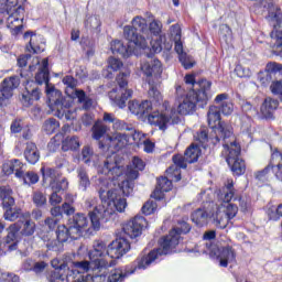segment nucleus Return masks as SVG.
<instances>
[{
  "instance_id": "13d9d810",
  "label": "nucleus",
  "mask_w": 282,
  "mask_h": 282,
  "mask_svg": "<svg viewBox=\"0 0 282 282\" xmlns=\"http://www.w3.org/2000/svg\"><path fill=\"white\" fill-rule=\"evenodd\" d=\"M143 215H153L158 210V203L153 200H148L141 208Z\"/></svg>"
},
{
  "instance_id": "69168bd1",
  "label": "nucleus",
  "mask_w": 282,
  "mask_h": 282,
  "mask_svg": "<svg viewBox=\"0 0 282 282\" xmlns=\"http://www.w3.org/2000/svg\"><path fill=\"white\" fill-rule=\"evenodd\" d=\"M11 133H21L23 131V119L17 118L11 122Z\"/></svg>"
},
{
  "instance_id": "b1692460",
  "label": "nucleus",
  "mask_w": 282,
  "mask_h": 282,
  "mask_svg": "<svg viewBox=\"0 0 282 282\" xmlns=\"http://www.w3.org/2000/svg\"><path fill=\"white\" fill-rule=\"evenodd\" d=\"M162 108L165 109V111H153L148 116V122L154 127H159L161 131H166L173 118L171 113H169V101L163 102Z\"/></svg>"
},
{
  "instance_id": "5fc2aeb1",
  "label": "nucleus",
  "mask_w": 282,
  "mask_h": 282,
  "mask_svg": "<svg viewBox=\"0 0 282 282\" xmlns=\"http://www.w3.org/2000/svg\"><path fill=\"white\" fill-rule=\"evenodd\" d=\"M241 109L243 113L248 116V118H252V116H257V113H259V110H257V107L252 106L250 101H243L241 105Z\"/></svg>"
},
{
  "instance_id": "7ed1b4c3",
  "label": "nucleus",
  "mask_w": 282,
  "mask_h": 282,
  "mask_svg": "<svg viewBox=\"0 0 282 282\" xmlns=\"http://www.w3.org/2000/svg\"><path fill=\"white\" fill-rule=\"evenodd\" d=\"M123 36L129 41L124 44L120 40H115L110 44L112 54H119L123 58H129L135 54V50H147L149 47V24L147 19L137 15L132 19L131 25L123 28Z\"/></svg>"
},
{
  "instance_id": "412c9836",
  "label": "nucleus",
  "mask_w": 282,
  "mask_h": 282,
  "mask_svg": "<svg viewBox=\"0 0 282 282\" xmlns=\"http://www.w3.org/2000/svg\"><path fill=\"white\" fill-rule=\"evenodd\" d=\"M63 84L66 86V94L70 98L78 99V102L82 105L83 109L87 111L94 107V99L87 97V94H85L84 90L76 89L78 82L73 76L66 75L63 78Z\"/></svg>"
},
{
  "instance_id": "9d476101",
  "label": "nucleus",
  "mask_w": 282,
  "mask_h": 282,
  "mask_svg": "<svg viewBox=\"0 0 282 282\" xmlns=\"http://www.w3.org/2000/svg\"><path fill=\"white\" fill-rule=\"evenodd\" d=\"M129 76H131V70H121L116 78L119 88H113L109 93L110 100L113 102V105L119 107V109H124V107H127V100L133 96V90L124 89V87L129 85Z\"/></svg>"
},
{
  "instance_id": "79ce46f5",
  "label": "nucleus",
  "mask_w": 282,
  "mask_h": 282,
  "mask_svg": "<svg viewBox=\"0 0 282 282\" xmlns=\"http://www.w3.org/2000/svg\"><path fill=\"white\" fill-rule=\"evenodd\" d=\"M279 108V100L267 97L262 104L260 111L264 118H272V112Z\"/></svg>"
},
{
  "instance_id": "e433bc0d",
  "label": "nucleus",
  "mask_w": 282,
  "mask_h": 282,
  "mask_svg": "<svg viewBox=\"0 0 282 282\" xmlns=\"http://www.w3.org/2000/svg\"><path fill=\"white\" fill-rule=\"evenodd\" d=\"M208 219L213 221V214H208L204 208H198L192 214V221L198 228H204L208 224Z\"/></svg>"
},
{
  "instance_id": "3c124183",
  "label": "nucleus",
  "mask_w": 282,
  "mask_h": 282,
  "mask_svg": "<svg viewBox=\"0 0 282 282\" xmlns=\"http://www.w3.org/2000/svg\"><path fill=\"white\" fill-rule=\"evenodd\" d=\"M61 127L58 120L54 118H50L43 123V131L47 133V135H52V133H56L57 129Z\"/></svg>"
},
{
  "instance_id": "5701e85b",
  "label": "nucleus",
  "mask_w": 282,
  "mask_h": 282,
  "mask_svg": "<svg viewBox=\"0 0 282 282\" xmlns=\"http://www.w3.org/2000/svg\"><path fill=\"white\" fill-rule=\"evenodd\" d=\"M129 250H131V243H129V240L122 237L117 238L108 245L107 257H109V259H106V261H116L117 264V259L124 257Z\"/></svg>"
},
{
  "instance_id": "c9c22d12",
  "label": "nucleus",
  "mask_w": 282,
  "mask_h": 282,
  "mask_svg": "<svg viewBox=\"0 0 282 282\" xmlns=\"http://www.w3.org/2000/svg\"><path fill=\"white\" fill-rule=\"evenodd\" d=\"M282 72V65L275 62H270L265 66V73H260L259 80L262 85H268L270 80H272V76L270 74H276Z\"/></svg>"
},
{
  "instance_id": "423d86ee",
  "label": "nucleus",
  "mask_w": 282,
  "mask_h": 282,
  "mask_svg": "<svg viewBox=\"0 0 282 282\" xmlns=\"http://www.w3.org/2000/svg\"><path fill=\"white\" fill-rule=\"evenodd\" d=\"M207 122L212 128L209 140L215 147H217V144H224L235 138L232 137V126L226 121H221V109H219V107H209Z\"/></svg>"
},
{
  "instance_id": "052dcab7",
  "label": "nucleus",
  "mask_w": 282,
  "mask_h": 282,
  "mask_svg": "<svg viewBox=\"0 0 282 282\" xmlns=\"http://www.w3.org/2000/svg\"><path fill=\"white\" fill-rule=\"evenodd\" d=\"M170 36L172 41H182V28L180 24H174L170 28Z\"/></svg>"
},
{
  "instance_id": "4c0bfd02",
  "label": "nucleus",
  "mask_w": 282,
  "mask_h": 282,
  "mask_svg": "<svg viewBox=\"0 0 282 282\" xmlns=\"http://www.w3.org/2000/svg\"><path fill=\"white\" fill-rule=\"evenodd\" d=\"M152 50L154 54H160V52H171L173 50V42L166 41V35H160L154 42H151Z\"/></svg>"
},
{
  "instance_id": "e2e57ef3",
  "label": "nucleus",
  "mask_w": 282,
  "mask_h": 282,
  "mask_svg": "<svg viewBox=\"0 0 282 282\" xmlns=\"http://www.w3.org/2000/svg\"><path fill=\"white\" fill-rule=\"evenodd\" d=\"M270 89L274 96H278V98L282 100V82L281 80L273 82L270 86Z\"/></svg>"
},
{
  "instance_id": "09e8293b",
  "label": "nucleus",
  "mask_w": 282,
  "mask_h": 282,
  "mask_svg": "<svg viewBox=\"0 0 282 282\" xmlns=\"http://www.w3.org/2000/svg\"><path fill=\"white\" fill-rule=\"evenodd\" d=\"M80 147V141L78 140V137H67L62 142V149L63 151H76Z\"/></svg>"
},
{
  "instance_id": "473e14b6",
  "label": "nucleus",
  "mask_w": 282,
  "mask_h": 282,
  "mask_svg": "<svg viewBox=\"0 0 282 282\" xmlns=\"http://www.w3.org/2000/svg\"><path fill=\"white\" fill-rule=\"evenodd\" d=\"M35 83L37 85L46 84V97H47V89L58 91V89H55L54 87H50V61L47 58H44L42 61V66L40 67L39 73L35 75Z\"/></svg>"
},
{
  "instance_id": "c85d7f7f",
  "label": "nucleus",
  "mask_w": 282,
  "mask_h": 282,
  "mask_svg": "<svg viewBox=\"0 0 282 282\" xmlns=\"http://www.w3.org/2000/svg\"><path fill=\"white\" fill-rule=\"evenodd\" d=\"M129 144V137L124 133H115L111 137L106 138V143L99 142V149H115L120 151Z\"/></svg>"
},
{
  "instance_id": "6e6552de",
  "label": "nucleus",
  "mask_w": 282,
  "mask_h": 282,
  "mask_svg": "<svg viewBox=\"0 0 282 282\" xmlns=\"http://www.w3.org/2000/svg\"><path fill=\"white\" fill-rule=\"evenodd\" d=\"M202 154V150L197 145H191L186 149L184 155L175 154L173 156L174 165L167 169V174L170 177H173L175 182H180L182 180V171L180 169H186L188 164H195L197 160H199V155Z\"/></svg>"
},
{
  "instance_id": "a19ab883",
  "label": "nucleus",
  "mask_w": 282,
  "mask_h": 282,
  "mask_svg": "<svg viewBox=\"0 0 282 282\" xmlns=\"http://www.w3.org/2000/svg\"><path fill=\"white\" fill-rule=\"evenodd\" d=\"M270 166L278 180H282V153L275 150L271 154Z\"/></svg>"
},
{
  "instance_id": "f704fd0d",
  "label": "nucleus",
  "mask_w": 282,
  "mask_h": 282,
  "mask_svg": "<svg viewBox=\"0 0 282 282\" xmlns=\"http://www.w3.org/2000/svg\"><path fill=\"white\" fill-rule=\"evenodd\" d=\"M109 246L102 240H96L93 245V249L88 252L90 260L96 261V259H105L107 257V250Z\"/></svg>"
},
{
  "instance_id": "c03bdc74",
  "label": "nucleus",
  "mask_w": 282,
  "mask_h": 282,
  "mask_svg": "<svg viewBox=\"0 0 282 282\" xmlns=\"http://www.w3.org/2000/svg\"><path fill=\"white\" fill-rule=\"evenodd\" d=\"M107 131H109V128L102 121H97L93 126V138L94 140H100V138H105L107 135Z\"/></svg>"
},
{
  "instance_id": "1a4fd4ad",
  "label": "nucleus",
  "mask_w": 282,
  "mask_h": 282,
  "mask_svg": "<svg viewBox=\"0 0 282 282\" xmlns=\"http://www.w3.org/2000/svg\"><path fill=\"white\" fill-rule=\"evenodd\" d=\"M264 8L269 9V14L267 17L268 21L273 25V31L271 32V47L279 52V56L282 57V12L281 9L276 8L274 10V2L270 1L264 4Z\"/></svg>"
},
{
  "instance_id": "f257e3e1",
  "label": "nucleus",
  "mask_w": 282,
  "mask_h": 282,
  "mask_svg": "<svg viewBox=\"0 0 282 282\" xmlns=\"http://www.w3.org/2000/svg\"><path fill=\"white\" fill-rule=\"evenodd\" d=\"M111 182H116V180L104 178L102 176H99L96 182L99 198L101 199L100 205H96V199H87L85 202V208L89 210V219L87 218V220L91 234L94 230H100L101 224L116 219V212L124 213L127 208V199L118 195V189L111 188Z\"/></svg>"
},
{
  "instance_id": "603ef678",
  "label": "nucleus",
  "mask_w": 282,
  "mask_h": 282,
  "mask_svg": "<svg viewBox=\"0 0 282 282\" xmlns=\"http://www.w3.org/2000/svg\"><path fill=\"white\" fill-rule=\"evenodd\" d=\"M120 67H122V62L116 57H110L108 59V74H105L104 72V76L106 78H112L111 74L109 73V69H112V72H118V69H120Z\"/></svg>"
},
{
  "instance_id": "f3484780",
  "label": "nucleus",
  "mask_w": 282,
  "mask_h": 282,
  "mask_svg": "<svg viewBox=\"0 0 282 282\" xmlns=\"http://www.w3.org/2000/svg\"><path fill=\"white\" fill-rule=\"evenodd\" d=\"M149 253H142L138 259H137V264L134 269L129 270V268H117V269H111L109 271V267L106 270L99 271L101 274L98 275L99 281H106V282H122L127 276H130V274H133L137 270H147V268H140V259L142 257H148Z\"/></svg>"
},
{
  "instance_id": "7c9ffc66",
  "label": "nucleus",
  "mask_w": 282,
  "mask_h": 282,
  "mask_svg": "<svg viewBox=\"0 0 282 282\" xmlns=\"http://www.w3.org/2000/svg\"><path fill=\"white\" fill-rule=\"evenodd\" d=\"M118 166H121V169H123V172L120 176L118 177H122V175L126 174V177L128 180H138V175H140L139 171H144V166H147V164H144V161H142V159L134 156L132 159V165H128L127 170L124 169V166L120 165V163H118Z\"/></svg>"
},
{
  "instance_id": "39448f33",
  "label": "nucleus",
  "mask_w": 282,
  "mask_h": 282,
  "mask_svg": "<svg viewBox=\"0 0 282 282\" xmlns=\"http://www.w3.org/2000/svg\"><path fill=\"white\" fill-rule=\"evenodd\" d=\"M84 235H91L89 228V220L85 214H76L68 219L67 226H58L56 230V238L64 245L66 241H74L80 239Z\"/></svg>"
},
{
  "instance_id": "de8ad7c7",
  "label": "nucleus",
  "mask_w": 282,
  "mask_h": 282,
  "mask_svg": "<svg viewBox=\"0 0 282 282\" xmlns=\"http://www.w3.org/2000/svg\"><path fill=\"white\" fill-rule=\"evenodd\" d=\"M24 102H26V107L32 105L34 100H41V90L39 88L29 89L26 88V94L22 95Z\"/></svg>"
},
{
  "instance_id": "c756f323",
  "label": "nucleus",
  "mask_w": 282,
  "mask_h": 282,
  "mask_svg": "<svg viewBox=\"0 0 282 282\" xmlns=\"http://www.w3.org/2000/svg\"><path fill=\"white\" fill-rule=\"evenodd\" d=\"M24 39H30L29 44L26 45V52L29 54H41L45 52V41L42 35H36L33 32H25Z\"/></svg>"
},
{
  "instance_id": "864d4df0",
  "label": "nucleus",
  "mask_w": 282,
  "mask_h": 282,
  "mask_svg": "<svg viewBox=\"0 0 282 282\" xmlns=\"http://www.w3.org/2000/svg\"><path fill=\"white\" fill-rule=\"evenodd\" d=\"M19 178L22 180L23 184H25L26 186H32V184H36L39 182V174L34 172H28L23 174L22 171V176Z\"/></svg>"
},
{
  "instance_id": "0eeeda50",
  "label": "nucleus",
  "mask_w": 282,
  "mask_h": 282,
  "mask_svg": "<svg viewBox=\"0 0 282 282\" xmlns=\"http://www.w3.org/2000/svg\"><path fill=\"white\" fill-rule=\"evenodd\" d=\"M82 158L85 164H90L93 162L94 166L97 167V173L99 175H105L104 180H118L120 175H122L124 169L118 165V161L116 156H107L102 164L96 162V154H94V150L89 147H84L82 150Z\"/></svg>"
},
{
  "instance_id": "393cba45",
  "label": "nucleus",
  "mask_w": 282,
  "mask_h": 282,
  "mask_svg": "<svg viewBox=\"0 0 282 282\" xmlns=\"http://www.w3.org/2000/svg\"><path fill=\"white\" fill-rule=\"evenodd\" d=\"M147 226H149L147 218H144V216L137 215L134 218L123 225V232L130 237V239H135L142 235V230H144Z\"/></svg>"
},
{
  "instance_id": "9b49d317",
  "label": "nucleus",
  "mask_w": 282,
  "mask_h": 282,
  "mask_svg": "<svg viewBox=\"0 0 282 282\" xmlns=\"http://www.w3.org/2000/svg\"><path fill=\"white\" fill-rule=\"evenodd\" d=\"M220 144L224 147L223 153L226 155V162L234 175H243L246 173V162L239 158L241 147L235 141V138Z\"/></svg>"
},
{
  "instance_id": "a18cd8bd",
  "label": "nucleus",
  "mask_w": 282,
  "mask_h": 282,
  "mask_svg": "<svg viewBox=\"0 0 282 282\" xmlns=\"http://www.w3.org/2000/svg\"><path fill=\"white\" fill-rule=\"evenodd\" d=\"M48 282H67V269H54L48 275Z\"/></svg>"
},
{
  "instance_id": "cd10ccee",
  "label": "nucleus",
  "mask_w": 282,
  "mask_h": 282,
  "mask_svg": "<svg viewBox=\"0 0 282 282\" xmlns=\"http://www.w3.org/2000/svg\"><path fill=\"white\" fill-rule=\"evenodd\" d=\"M148 58L149 59L141 65V69L144 76L158 80V78H161L163 72L162 62H160V59L151 58V54H148Z\"/></svg>"
},
{
  "instance_id": "4468645a",
  "label": "nucleus",
  "mask_w": 282,
  "mask_h": 282,
  "mask_svg": "<svg viewBox=\"0 0 282 282\" xmlns=\"http://www.w3.org/2000/svg\"><path fill=\"white\" fill-rule=\"evenodd\" d=\"M207 250H203V252H209V257L212 259H217L220 268H228L229 263H236L237 261V251L232 248V246L227 245L218 248L217 245L212 242L205 243Z\"/></svg>"
},
{
  "instance_id": "bb28decb",
  "label": "nucleus",
  "mask_w": 282,
  "mask_h": 282,
  "mask_svg": "<svg viewBox=\"0 0 282 282\" xmlns=\"http://www.w3.org/2000/svg\"><path fill=\"white\" fill-rule=\"evenodd\" d=\"M166 175L167 176L158 180L156 188L151 195L156 202L164 199V193H169V191L173 188V182H178L175 181V174L171 176L169 172H166Z\"/></svg>"
},
{
  "instance_id": "ddd939ff",
  "label": "nucleus",
  "mask_w": 282,
  "mask_h": 282,
  "mask_svg": "<svg viewBox=\"0 0 282 282\" xmlns=\"http://www.w3.org/2000/svg\"><path fill=\"white\" fill-rule=\"evenodd\" d=\"M47 100L48 107L54 111V116L59 118V120H76V110L69 109V106L65 104V99L63 98V93L61 90H52L47 89Z\"/></svg>"
},
{
  "instance_id": "f03ea898",
  "label": "nucleus",
  "mask_w": 282,
  "mask_h": 282,
  "mask_svg": "<svg viewBox=\"0 0 282 282\" xmlns=\"http://www.w3.org/2000/svg\"><path fill=\"white\" fill-rule=\"evenodd\" d=\"M185 85L187 93L184 90V86L176 87V94L178 97V113L181 116H188L193 113L197 107V102L202 104V107L213 98L210 88L213 83L207 79H200L199 82L195 80V75H186Z\"/></svg>"
},
{
  "instance_id": "2f4dec72",
  "label": "nucleus",
  "mask_w": 282,
  "mask_h": 282,
  "mask_svg": "<svg viewBox=\"0 0 282 282\" xmlns=\"http://www.w3.org/2000/svg\"><path fill=\"white\" fill-rule=\"evenodd\" d=\"M30 217V212H24L17 221L20 226V235H22V237H32L36 230V224L32 221Z\"/></svg>"
},
{
  "instance_id": "6e6d98bb",
  "label": "nucleus",
  "mask_w": 282,
  "mask_h": 282,
  "mask_svg": "<svg viewBox=\"0 0 282 282\" xmlns=\"http://www.w3.org/2000/svg\"><path fill=\"white\" fill-rule=\"evenodd\" d=\"M45 246L47 250L52 252H61V250H63V245L58 241V238L46 240Z\"/></svg>"
},
{
  "instance_id": "a878e982",
  "label": "nucleus",
  "mask_w": 282,
  "mask_h": 282,
  "mask_svg": "<svg viewBox=\"0 0 282 282\" xmlns=\"http://www.w3.org/2000/svg\"><path fill=\"white\" fill-rule=\"evenodd\" d=\"M21 85L19 76L4 78L0 89V107L8 105V100L12 98L14 89Z\"/></svg>"
},
{
  "instance_id": "aec40b11",
  "label": "nucleus",
  "mask_w": 282,
  "mask_h": 282,
  "mask_svg": "<svg viewBox=\"0 0 282 282\" xmlns=\"http://www.w3.org/2000/svg\"><path fill=\"white\" fill-rule=\"evenodd\" d=\"M0 199H2V206L6 208L3 218L6 221H17L23 217L21 208H12L14 206V197H12V189L8 186L0 187Z\"/></svg>"
},
{
  "instance_id": "bf43d9fd",
  "label": "nucleus",
  "mask_w": 282,
  "mask_h": 282,
  "mask_svg": "<svg viewBox=\"0 0 282 282\" xmlns=\"http://www.w3.org/2000/svg\"><path fill=\"white\" fill-rule=\"evenodd\" d=\"M33 203L37 208H41V206H45V204H47V198L43 192H35L33 193Z\"/></svg>"
},
{
  "instance_id": "8fccbe9b",
  "label": "nucleus",
  "mask_w": 282,
  "mask_h": 282,
  "mask_svg": "<svg viewBox=\"0 0 282 282\" xmlns=\"http://www.w3.org/2000/svg\"><path fill=\"white\" fill-rule=\"evenodd\" d=\"M19 224L20 223H14L7 228V243H10V241H17V239H19V232H21V226Z\"/></svg>"
},
{
  "instance_id": "58836bf2",
  "label": "nucleus",
  "mask_w": 282,
  "mask_h": 282,
  "mask_svg": "<svg viewBox=\"0 0 282 282\" xmlns=\"http://www.w3.org/2000/svg\"><path fill=\"white\" fill-rule=\"evenodd\" d=\"M66 282H94V275L67 269Z\"/></svg>"
},
{
  "instance_id": "72a5a7b5",
  "label": "nucleus",
  "mask_w": 282,
  "mask_h": 282,
  "mask_svg": "<svg viewBox=\"0 0 282 282\" xmlns=\"http://www.w3.org/2000/svg\"><path fill=\"white\" fill-rule=\"evenodd\" d=\"M2 171L4 175L15 173V177H23V163L19 159L10 160L2 165Z\"/></svg>"
},
{
  "instance_id": "680f3d73",
  "label": "nucleus",
  "mask_w": 282,
  "mask_h": 282,
  "mask_svg": "<svg viewBox=\"0 0 282 282\" xmlns=\"http://www.w3.org/2000/svg\"><path fill=\"white\" fill-rule=\"evenodd\" d=\"M85 26L98 30V28H100V18L98 15L89 17L85 22Z\"/></svg>"
},
{
  "instance_id": "2eb2a0df",
  "label": "nucleus",
  "mask_w": 282,
  "mask_h": 282,
  "mask_svg": "<svg viewBox=\"0 0 282 282\" xmlns=\"http://www.w3.org/2000/svg\"><path fill=\"white\" fill-rule=\"evenodd\" d=\"M8 0H0V14H9L7 19V28L12 32V34H21L23 30V14H25V9L23 7H18L12 13Z\"/></svg>"
},
{
  "instance_id": "dca6fc26",
  "label": "nucleus",
  "mask_w": 282,
  "mask_h": 282,
  "mask_svg": "<svg viewBox=\"0 0 282 282\" xmlns=\"http://www.w3.org/2000/svg\"><path fill=\"white\" fill-rule=\"evenodd\" d=\"M218 198L225 204L239 202L241 213H248V210H250V203L248 202V198L243 197L241 192L235 188L232 180H228L227 184L218 192Z\"/></svg>"
},
{
  "instance_id": "4d7b16f0",
  "label": "nucleus",
  "mask_w": 282,
  "mask_h": 282,
  "mask_svg": "<svg viewBox=\"0 0 282 282\" xmlns=\"http://www.w3.org/2000/svg\"><path fill=\"white\" fill-rule=\"evenodd\" d=\"M112 129L115 131H133V126L120 119H116L115 123L112 124Z\"/></svg>"
},
{
  "instance_id": "37998d69",
  "label": "nucleus",
  "mask_w": 282,
  "mask_h": 282,
  "mask_svg": "<svg viewBox=\"0 0 282 282\" xmlns=\"http://www.w3.org/2000/svg\"><path fill=\"white\" fill-rule=\"evenodd\" d=\"M77 177L79 191H87V188L91 186V181H89V175H87L85 169L80 167L77 170Z\"/></svg>"
},
{
  "instance_id": "ea45409f",
  "label": "nucleus",
  "mask_w": 282,
  "mask_h": 282,
  "mask_svg": "<svg viewBox=\"0 0 282 282\" xmlns=\"http://www.w3.org/2000/svg\"><path fill=\"white\" fill-rule=\"evenodd\" d=\"M24 158L29 164H36L41 160V153H39V148L35 143L28 142L24 150Z\"/></svg>"
},
{
  "instance_id": "a211bd4d",
  "label": "nucleus",
  "mask_w": 282,
  "mask_h": 282,
  "mask_svg": "<svg viewBox=\"0 0 282 282\" xmlns=\"http://www.w3.org/2000/svg\"><path fill=\"white\" fill-rule=\"evenodd\" d=\"M41 173L43 177V186H48L52 192L64 193L69 188L67 178H61V174L52 167L42 166Z\"/></svg>"
},
{
  "instance_id": "338daca9",
  "label": "nucleus",
  "mask_w": 282,
  "mask_h": 282,
  "mask_svg": "<svg viewBox=\"0 0 282 282\" xmlns=\"http://www.w3.org/2000/svg\"><path fill=\"white\" fill-rule=\"evenodd\" d=\"M220 111L221 113H224V116H230V113H232V111H235V106L231 104V101H224L220 105Z\"/></svg>"
},
{
  "instance_id": "0e129e2a",
  "label": "nucleus",
  "mask_w": 282,
  "mask_h": 282,
  "mask_svg": "<svg viewBox=\"0 0 282 282\" xmlns=\"http://www.w3.org/2000/svg\"><path fill=\"white\" fill-rule=\"evenodd\" d=\"M235 72L237 76H239V78H250V76H252V72H250V68H246L241 65L236 66Z\"/></svg>"
},
{
  "instance_id": "f8f14e48",
  "label": "nucleus",
  "mask_w": 282,
  "mask_h": 282,
  "mask_svg": "<svg viewBox=\"0 0 282 282\" xmlns=\"http://www.w3.org/2000/svg\"><path fill=\"white\" fill-rule=\"evenodd\" d=\"M149 84V91L148 96L151 100H132L129 102L128 108L131 113L134 116H144V113H149L151 111V108L154 105H160L162 102V93L158 90V86L151 82V79L148 80Z\"/></svg>"
},
{
  "instance_id": "774afa93",
  "label": "nucleus",
  "mask_w": 282,
  "mask_h": 282,
  "mask_svg": "<svg viewBox=\"0 0 282 282\" xmlns=\"http://www.w3.org/2000/svg\"><path fill=\"white\" fill-rule=\"evenodd\" d=\"M180 63L183 65V67L185 69H191L194 65L193 63V59H191V57H188V55L185 53V54H182L180 57Z\"/></svg>"
},
{
  "instance_id": "4be33fe9",
  "label": "nucleus",
  "mask_w": 282,
  "mask_h": 282,
  "mask_svg": "<svg viewBox=\"0 0 282 282\" xmlns=\"http://www.w3.org/2000/svg\"><path fill=\"white\" fill-rule=\"evenodd\" d=\"M116 260H105V259H95L90 261L84 260V261H77L74 262V268L70 270H76L79 272V274H83V272H102V270H107V268H115Z\"/></svg>"
},
{
  "instance_id": "6ab92c4d",
  "label": "nucleus",
  "mask_w": 282,
  "mask_h": 282,
  "mask_svg": "<svg viewBox=\"0 0 282 282\" xmlns=\"http://www.w3.org/2000/svg\"><path fill=\"white\" fill-rule=\"evenodd\" d=\"M237 213H239V207L235 204H227L225 207H216V210L212 213L214 226L224 230V228H227L228 224H232V219L237 217Z\"/></svg>"
},
{
  "instance_id": "20e7f679",
  "label": "nucleus",
  "mask_w": 282,
  "mask_h": 282,
  "mask_svg": "<svg viewBox=\"0 0 282 282\" xmlns=\"http://www.w3.org/2000/svg\"><path fill=\"white\" fill-rule=\"evenodd\" d=\"M178 226L173 228L167 236L160 239L159 248L149 251L148 256L139 259V268H149L155 261H160L162 257L175 252V248L180 245L181 235H188L191 232V225L188 223L182 221Z\"/></svg>"
},
{
  "instance_id": "49530a36",
  "label": "nucleus",
  "mask_w": 282,
  "mask_h": 282,
  "mask_svg": "<svg viewBox=\"0 0 282 282\" xmlns=\"http://www.w3.org/2000/svg\"><path fill=\"white\" fill-rule=\"evenodd\" d=\"M162 21L160 20L154 19L152 22H150L148 26L149 39H147V41H151V36H162Z\"/></svg>"
}]
</instances>
